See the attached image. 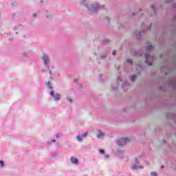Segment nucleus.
Here are the masks:
<instances>
[{
    "label": "nucleus",
    "instance_id": "7c9ffc66",
    "mask_svg": "<svg viewBox=\"0 0 176 176\" xmlns=\"http://www.w3.org/2000/svg\"><path fill=\"white\" fill-rule=\"evenodd\" d=\"M23 56H27V54H23Z\"/></svg>",
    "mask_w": 176,
    "mask_h": 176
},
{
    "label": "nucleus",
    "instance_id": "c756f323",
    "mask_svg": "<svg viewBox=\"0 0 176 176\" xmlns=\"http://www.w3.org/2000/svg\"><path fill=\"white\" fill-rule=\"evenodd\" d=\"M36 13H34V16L36 17Z\"/></svg>",
    "mask_w": 176,
    "mask_h": 176
},
{
    "label": "nucleus",
    "instance_id": "9b49d317",
    "mask_svg": "<svg viewBox=\"0 0 176 176\" xmlns=\"http://www.w3.org/2000/svg\"><path fill=\"white\" fill-rule=\"evenodd\" d=\"M142 28H144L143 32H145L146 31H148V30H151V25L146 26L145 24L142 23Z\"/></svg>",
    "mask_w": 176,
    "mask_h": 176
},
{
    "label": "nucleus",
    "instance_id": "ddd939ff",
    "mask_svg": "<svg viewBox=\"0 0 176 176\" xmlns=\"http://www.w3.org/2000/svg\"><path fill=\"white\" fill-rule=\"evenodd\" d=\"M135 79H137V76L136 75L131 76L130 80H131V82H134V80H135Z\"/></svg>",
    "mask_w": 176,
    "mask_h": 176
},
{
    "label": "nucleus",
    "instance_id": "473e14b6",
    "mask_svg": "<svg viewBox=\"0 0 176 176\" xmlns=\"http://www.w3.org/2000/svg\"><path fill=\"white\" fill-rule=\"evenodd\" d=\"M74 82H76V79L74 80Z\"/></svg>",
    "mask_w": 176,
    "mask_h": 176
},
{
    "label": "nucleus",
    "instance_id": "20e7f679",
    "mask_svg": "<svg viewBox=\"0 0 176 176\" xmlns=\"http://www.w3.org/2000/svg\"><path fill=\"white\" fill-rule=\"evenodd\" d=\"M129 142H130V139L129 138H120L118 140H117V144L120 146H123L126 144H129Z\"/></svg>",
    "mask_w": 176,
    "mask_h": 176
},
{
    "label": "nucleus",
    "instance_id": "aec40b11",
    "mask_svg": "<svg viewBox=\"0 0 176 176\" xmlns=\"http://www.w3.org/2000/svg\"><path fill=\"white\" fill-rule=\"evenodd\" d=\"M99 152L101 155H105V151L104 149H100Z\"/></svg>",
    "mask_w": 176,
    "mask_h": 176
},
{
    "label": "nucleus",
    "instance_id": "c85d7f7f",
    "mask_svg": "<svg viewBox=\"0 0 176 176\" xmlns=\"http://www.w3.org/2000/svg\"><path fill=\"white\" fill-rule=\"evenodd\" d=\"M51 142H56V140H51Z\"/></svg>",
    "mask_w": 176,
    "mask_h": 176
},
{
    "label": "nucleus",
    "instance_id": "4468645a",
    "mask_svg": "<svg viewBox=\"0 0 176 176\" xmlns=\"http://www.w3.org/2000/svg\"><path fill=\"white\" fill-rule=\"evenodd\" d=\"M102 43H103V45H108V43H109V39L106 38V39L103 40Z\"/></svg>",
    "mask_w": 176,
    "mask_h": 176
},
{
    "label": "nucleus",
    "instance_id": "bb28decb",
    "mask_svg": "<svg viewBox=\"0 0 176 176\" xmlns=\"http://www.w3.org/2000/svg\"><path fill=\"white\" fill-rule=\"evenodd\" d=\"M113 56H116V51L113 52Z\"/></svg>",
    "mask_w": 176,
    "mask_h": 176
},
{
    "label": "nucleus",
    "instance_id": "f3484780",
    "mask_svg": "<svg viewBox=\"0 0 176 176\" xmlns=\"http://www.w3.org/2000/svg\"><path fill=\"white\" fill-rule=\"evenodd\" d=\"M141 34H142V32H139L138 34H136V38H138V39H140V38H141Z\"/></svg>",
    "mask_w": 176,
    "mask_h": 176
},
{
    "label": "nucleus",
    "instance_id": "4be33fe9",
    "mask_svg": "<svg viewBox=\"0 0 176 176\" xmlns=\"http://www.w3.org/2000/svg\"><path fill=\"white\" fill-rule=\"evenodd\" d=\"M151 176H157V174H156L155 172H151Z\"/></svg>",
    "mask_w": 176,
    "mask_h": 176
},
{
    "label": "nucleus",
    "instance_id": "cd10ccee",
    "mask_svg": "<svg viewBox=\"0 0 176 176\" xmlns=\"http://www.w3.org/2000/svg\"><path fill=\"white\" fill-rule=\"evenodd\" d=\"M166 2H173V0H166Z\"/></svg>",
    "mask_w": 176,
    "mask_h": 176
},
{
    "label": "nucleus",
    "instance_id": "7ed1b4c3",
    "mask_svg": "<svg viewBox=\"0 0 176 176\" xmlns=\"http://www.w3.org/2000/svg\"><path fill=\"white\" fill-rule=\"evenodd\" d=\"M121 85L122 89L124 90H127L129 87H130V83L129 82L125 81L123 82V80H122V77H118L117 79V82H113L111 85V87L113 90L118 89V87H119V85Z\"/></svg>",
    "mask_w": 176,
    "mask_h": 176
},
{
    "label": "nucleus",
    "instance_id": "f8f14e48",
    "mask_svg": "<svg viewBox=\"0 0 176 176\" xmlns=\"http://www.w3.org/2000/svg\"><path fill=\"white\" fill-rule=\"evenodd\" d=\"M77 138V141H78V142H82V141H83V138L80 135H78L76 136Z\"/></svg>",
    "mask_w": 176,
    "mask_h": 176
},
{
    "label": "nucleus",
    "instance_id": "72a5a7b5",
    "mask_svg": "<svg viewBox=\"0 0 176 176\" xmlns=\"http://www.w3.org/2000/svg\"><path fill=\"white\" fill-rule=\"evenodd\" d=\"M47 19H49V16H47Z\"/></svg>",
    "mask_w": 176,
    "mask_h": 176
},
{
    "label": "nucleus",
    "instance_id": "f704fd0d",
    "mask_svg": "<svg viewBox=\"0 0 176 176\" xmlns=\"http://www.w3.org/2000/svg\"><path fill=\"white\" fill-rule=\"evenodd\" d=\"M163 167H164V166H162V168H163Z\"/></svg>",
    "mask_w": 176,
    "mask_h": 176
},
{
    "label": "nucleus",
    "instance_id": "423d86ee",
    "mask_svg": "<svg viewBox=\"0 0 176 176\" xmlns=\"http://www.w3.org/2000/svg\"><path fill=\"white\" fill-rule=\"evenodd\" d=\"M135 164L132 165L131 169L132 170H138V168L142 169L144 168V166H140V162H138V160L136 158L135 159Z\"/></svg>",
    "mask_w": 176,
    "mask_h": 176
},
{
    "label": "nucleus",
    "instance_id": "a211bd4d",
    "mask_svg": "<svg viewBox=\"0 0 176 176\" xmlns=\"http://www.w3.org/2000/svg\"><path fill=\"white\" fill-rule=\"evenodd\" d=\"M46 85H47L48 89H52V84H50V82H47L46 83Z\"/></svg>",
    "mask_w": 176,
    "mask_h": 176
},
{
    "label": "nucleus",
    "instance_id": "39448f33",
    "mask_svg": "<svg viewBox=\"0 0 176 176\" xmlns=\"http://www.w3.org/2000/svg\"><path fill=\"white\" fill-rule=\"evenodd\" d=\"M50 94L52 97H53L55 101H60L61 98V95L60 94H54V91H51Z\"/></svg>",
    "mask_w": 176,
    "mask_h": 176
},
{
    "label": "nucleus",
    "instance_id": "393cba45",
    "mask_svg": "<svg viewBox=\"0 0 176 176\" xmlns=\"http://www.w3.org/2000/svg\"><path fill=\"white\" fill-rule=\"evenodd\" d=\"M0 167H3V161H0Z\"/></svg>",
    "mask_w": 176,
    "mask_h": 176
},
{
    "label": "nucleus",
    "instance_id": "2eb2a0df",
    "mask_svg": "<svg viewBox=\"0 0 176 176\" xmlns=\"http://www.w3.org/2000/svg\"><path fill=\"white\" fill-rule=\"evenodd\" d=\"M82 138H86L87 137V132H85L80 135Z\"/></svg>",
    "mask_w": 176,
    "mask_h": 176
},
{
    "label": "nucleus",
    "instance_id": "1a4fd4ad",
    "mask_svg": "<svg viewBox=\"0 0 176 176\" xmlns=\"http://www.w3.org/2000/svg\"><path fill=\"white\" fill-rule=\"evenodd\" d=\"M141 71H142V65L141 64L136 65V72L137 74H141Z\"/></svg>",
    "mask_w": 176,
    "mask_h": 176
},
{
    "label": "nucleus",
    "instance_id": "b1692460",
    "mask_svg": "<svg viewBox=\"0 0 176 176\" xmlns=\"http://www.w3.org/2000/svg\"><path fill=\"white\" fill-rule=\"evenodd\" d=\"M60 137H61V134L58 133V134L56 135V138H60Z\"/></svg>",
    "mask_w": 176,
    "mask_h": 176
},
{
    "label": "nucleus",
    "instance_id": "9d476101",
    "mask_svg": "<svg viewBox=\"0 0 176 176\" xmlns=\"http://www.w3.org/2000/svg\"><path fill=\"white\" fill-rule=\"evenodd\" d=\"M104 137H105V133L101 132V131L99 130L98 133L97 135V138L101 139V138H104Z\"/></svg>",
    "mask_w": 176,
    "mask_h": 176
},
{
    "label": "nucleus",
    "instance_id": "f03ea898",
    "mask_svg": "<svg viewBox=\"0 0 176 176\" xmlns=\"http://www.w3.org/2000/svg\"><path fill=\"white\" fill-rule=\"evenodd\" d=\"M87 0H81L80 3L81 5H84L86 6L89 14H93V13H96L99 9L100 6H98V3H94L91 4H88Z\"/></svg>",
    "mask_w": 176,
    "mask_h": 176
},
{
    "label": "nucleus",
    "instance_id": "5701e85b",
    "mask_svg": "<svg viewBox=\"0 0 176 176\" xmlns=\"http://www.w3.org/2000/svg\"><path fill=\"white\" fill-rule=\"evenodd\" d=\"M105 57H107V54H103V56H100V58H101V60H103V58H105Z\"/></svg>",
    "mask_w": 176,
    "mask_h": 176
},
{
    "label": "nucleus",
    "instance_id": "a878e982",
    "mask_svg": "<svg viewBox=\"0 0 176 176\" xmlns=\"http://www.w3.org/2000/svg\"><path fill=\"white\" fill-rule=\"evenodd\" d=\"M67 101H69V102H72V99L69 98H67Z\"/></svg>",
    "mask_w": 176,
    "mask_h": 176
},
{
    "label": "nucleus",
    "instance_id": "dca6fc26",
    "mask_svg": "<svg viewBox=\"0 0 176 176\" xmlns=\"http://www.w3.org/2000/svg\"><path fill=\"white\" fill-rule=\"evenodd\" d=\"M126 63H128V64H131V65H133V60L132 59H127Z\"/></svg>",
    "mask_w": 176,
    "mask_h": 176
},
{
    "label": "nucleus",
    "instance_id": "0eeeda50",
    "mask_svg": "<svg viewBox=\"0 0 176 176\" xmlns=\"http://www.w3.org/2000/svg\"><path fill=\"white\" fill-rule=\"evenodd\" d=\"M42 60L45 65V67H47V65L49 64L50 59L49 58V56L47 54H44L42 56Z\"/></svg>",
    "mask_w": 176,
    "mask_h": 176
},
{
    "label": "nucleus",
    "instance_id": "2f4dec72",
    "mask_svg": "<svg viewBox=\"0 0 176 176\" xmlns=\"http://www.w3.org/2000/svg\"><path fill=\"white\" fill-rule=\"evenodd\" d=\"M50 74H52V70H50Z\"/></svg>",
    "mask_w": 176,
    "mask_h": 176
},
{
    "label": "nucleus",
    "instance_id": "6ab92c4d",
    "mask_svg": "<svg viewBox=\"0 0 176 176\" xmlns=\"http://www.w3.org/2000/svg\"><path fill=\"white\" fill-rule=\"evenodd\" d=\"M108 157H109V155L104 153V154H103V159H108Z\"/></svg>",
    "mask_w": 176,
    "mask_h": 176
},
{
    "label": "nucleus",
    "instance_id": "f257e3e1",
    "mask_svg": "<svg viewBox=\"0 0 176 176\" xmlns=\"http://www.w3.org/2000/svg\"><path fill=\"white\" fill-rule=\"evenodd\" d=\"M151 50H153V46L152 45H149L146 47V53L141 52L139 53L140 57H142L143 56L145 57L146 63L148 65H152V63H153V60H155V56H152L148 54Z\"/></svg>",
    "mask_w": 176,
    "mask_h": 176
},
{
    "label": "nucleus",
    "instance_id": "412c9836",
    "mask_svg": "<svg viewBox=\"0 0 176 176\" xmlns=\"http://www.w3.org/2000/svg\"><path fill=\"white\" fill-rule=\"evenodd\" d=\"M152 10L153 11L154 14H156V8H155V6H153L151 7Z\"/></svg>",
    "mask_w": 176,
    "mask_h": 176
},
{
    "label": "nucleus",
    "instance_id": "6e6552de",
    "mask_svg": "<svg viewBox=\"0 0 176 176\" xmlns=\"http://www.w3.org/2000/svg\"><path fill=\"white\" fill-rule=\"evenodd\" d=\"M70 162L72 164H79V160L77 158H75V157H72L70 159Z\"/></svg>",
    "mask_w": 176,
    "mask_h": 176
}]
</instances>
